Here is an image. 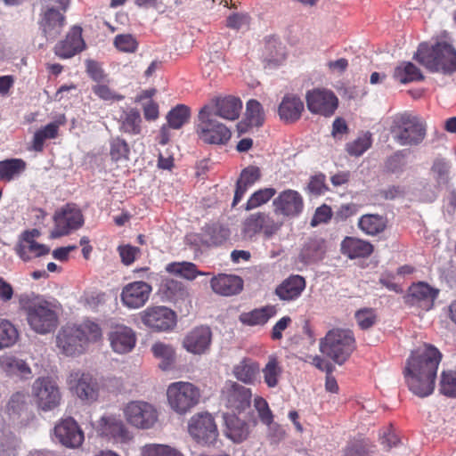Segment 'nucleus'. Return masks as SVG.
Instances as JSON below:
<instances>
[{
	"mask_svg": "<svg viewBox=\"0 0 456 456\" xmlns=\"http://www.w3.org/2000/svg\"><path fill=\"white\" fill-rule=\"evenodd\" d=\"M442 357V353L430 344H424L411 352L406 360L403 376L414 395L426 397L433 393Z\"/></svg>",
	"mask_w": 456,
	"mask_h": 456,
	"instance_id": "obj_1",
	"label": "nucleus"
},
{
	"mask_svg": "<svg viewBox=\"0 0 456 456\" xmlns=\"http://www.w3.org/2000/svg\"><path fill=\"white\" fill-rule=\"evenodd\" d=\"M101 327L91 321L79 325H65L56 335V346L65 356L75 357L84 354L90 343L102 338Z\"/></svg>",
	"mask_w": 456,
	"mask_h": 456,
	"instance_id": "obj_2",
	"label": "nucleus"
},
{
	"mask_svg": "<svg viewBox=\"0 0 456 456\" xmlns=\"http://www.w3.org/2000/svg\"><path fill=\"white\" fill-rule=\"evenodd\" d=\"M413 58L430 72L452 74L456 71V49L446 41L435 45L421 43Z\"/></svg>",
	"mask_w": 456,
	"mask_h": 456,
	"instance_id": "obj_3",
	"label": "nucleus"
},
{
	"mask_svg": "<svg viewBox=\"0 0 456 456\" xmlns=\"http://www.w3.org/2000/svg\"><path fill=\"white\" fill-rule=\"evenodd\" d=\"M23 310L30 329L37 334L53 332L58 326L59 317L56 306L45 299L28 300L23 304Z\"/></svg>",
	"mask_w": 456,
	"mask_h": 456,
	"instance_id": "obj_4",
	"label": "nucleus"
},
{
	"mask_svg": "<svg viewBox=\"0 0 456 456\" xmlns=\"http://www.w3.org/2000/svg\"><path fill=\"white\" fill-rule=\"evenodd\" d=\"M195 131L199 139L207 144H226L232 136L230 129L217 119L211 105H204L200 110Z\"/></svg>",
	"mask_w": 456,
	"mask_h": 456,
	"instance_id": "obj_5",
	"label": "nucleus"
},
{
	"mask_svg": "<svg viewBox=\"0 0 456 456\" xmlns=\"http://www.w3.org/2000/svg\"><path fill=\"white\" fill-rule=\"evenodd\" d=\"M354 349L355 339L348 330H330L320 343L321 352L339 365L349 358Z\"/></svg>",
	"mask_w": 456,
	"mask_h": 456,
	"instance_id": "obj_6",
	"label": "nucleus"
},
{
	"mask_svg": "<svg viewBox=\"0 0 456 456\" xmlns=\"http://www.w3.org/2000/svg\"><path fill=\"white\" fill-rule=\"evenodd\" d=\"M167 398L172 411L179 415H185L199 404L201 393L191 382L176 381L167 387Z\"/></svg>",
	"mask_w": 456,
	"mask_h": 456,
	"instance_id": "obj_7",
	"label": "nucleus"
},
{
	"mask_svg": "<svg viewBox=\"0 0 456 456\" xmlns=\"http://www.w3.org/2000/svg\"><path fill=\"white\" fill-rule=\"evenodd\" d=\"M392 134L395 140L401 145H417L426 135V127L417 116L403 113L394 120Z\"/></svg>",
	"mask_w": 456,
	"mask_h": 456,
	"instance_id": "obj_8",
	"label": "nucleus"
},
{
	"mask_svg": "<svg viewBox=\"0 0 456 456\" xmlns=\"http://www.w3.org/2000/svg\"><path fill=\"white\" fill-rule=\"evenodd\" d=\"M54 226L50 237L53 239L69 235L84 225L85 218L79 207L72 202L58 208L53 216Z\"/></svg>",
	"mask_w": 456,
	"mask_h": 456,
	"instance_id": "obj_9",
	"label": "nucleus"
},
{
	"mask_svg": "<svg viewBox=\"0 0 456 456\" xmlns=\"http://www.w3.org/2000/svg\"><path fill=\"white\" fill-rule=\"evenodd\" d=\"M60 9L46 7L39 14L38 28L42 36L48 41L55 40L66 25V16L69 0H57Z\"/></svg>",
	"mask_w": 456,
	"mask_h": 456,
	"instance_id": "obj_10",
	"label": "nucleus"
},
{
	"mask_svg": "<svg viewBox=\"0 0 456 456\" xmlns=\"http://www.w3.org/2000/svg\"><path fill=\"white\" fill-rule=\"evenodd\" d=\"M32 395L37 409L44 412L54 411L62 400L59 386L50 377L37 378L34 381Z\"/></svg>",
	"mask_w": 456,
	"mask_h": 456,
	"instance_id": "obj_11",
	"label": "nucleus"
},
{
	"mask_svg": "<svg viewBox=\"0 0 456 456\" xmlns=\"http://www.w3.org/2000/svg\"><path fill=\"white\" fill-rule=\"evenodd\" d=\"M188 433L200 444L212 445L219 436L215 418L208 411L192 415L188 421Z\"/></svg>",
	"mask_w": 456,
	"mask_h": 456,
	"instance_id": "obj_12",
	"label": "nucleus"
},
{
	"mask_svg": "<svg viewBox=\"0 0 456 456\" xmlns=\"http://www.w3.org/2000/svg\"><path fill=\"white\" fill-rule=\"evenodd\" d=\"M282 224V222L274 220L268 213L259 211L248 215L243 220L241 234L248 240H253L260 233L270 239L281 230Z\"/></svg>",
	"mask_w": 456,
	"mask_h": 456,
	"instance_id": "obj_13",
	"label": "nucleus"
},
{
	"mask_svg": "<svg viewBox=\"0 0 456 456\" xmlns=\"http://www.w3.org/2000/svg\"><path fill=\"white\" fill-rule=\"evenodd\" d=\"M251 389L236 381L227 380L221 390V402L231 411L230 414H240L246 411L251 403Z\"/></svg>",
	"mask_w": 456,
	"mask_h": 456,
	"instance_id": "obj_14",
	"label": "nucleus"
},
{
	"mask_svg": "<svg viewBox=\"0 0 456 456\" xmlns=\"http://www.w3.org/2000/svg\"><path fill=\"white\" fill-rule=\"evenodd\" d=\"M124 416L131 426L141 429L153 428L159 419L155 406L143 401L128 403L124 408Z\"/></svg>",
	"mask_w": 456,
	"mask_h": 456,
	"instance_id": "obj_15",
	"label": "nucleus"
},
{
	"mask_svg": "<svg viewBox=\"0 0 456 456\" xmlns=\"http://www.w3.org/2000/svg\"><path fill=\"white\" fill-rule=\"evenodd\" d=\"M306 106L313 114L324 117L332 116L338 106L336 94L328 89L315 88L308 91L305 95Z\"/></svg>",
	"mask_w": 456,
	"mask_h": 456,
	"instance_id": "obj_16",
	"label": "nucleus"
},
{
	"mask_svg": "<svg viewBox=\"0 0 456 456\" xmlns=\"http://www.w3.org/2000/svg\"><path fill=\"white\" fill-rule=\"evenodd\" d=\"M69 388L84 401L94 402L98 397L99 385L90 373L75 370L67 379Z\"/></svg>",
	"mask_w": 456,
	"mask_h": 456,
	"instance_id": "obj_17",
	"label": "nucleus"
},
{
	"mask_svg": "<svg viewBox=\"0 0 456 456\" xmlns=\"http://www.w3.org/2000/svg\"><path fill=\"white\" fill-rule=\"evenodd\" d=\"M142 323L154 331H167L176 324L174 311L166 306H151L141 314Z\"/></svg>",
	"mask_w": 456,
	"mask_h": 456,
	"instance_id": "obj_18",
	"label": "nucleus"
},
{
	"mask_svg": "<svg viewBox=\"0 0 456 456\" xmlns=\"http://www.w3.org/2000/svg\"><path fill=\"white\" fill-rule=\"evenodd\" d=\"M5 411L11 419L21 426H27L36 418L29 395L24 392L12 394L6 404Z\"/></svg>",
	"mask_w": 456,
	"mask_h": 456,
	"instance_id": "obj_19",
	"label": "nucleus"
},
{
	"mask_svg": "<svg viewBox=\"0 0 456 456\" xmlns=\"http://www.w3.org/2000/svg\"><path fill=\"white\" fill-rule=\"evenodd\" d=\"M438 294L439 289L431 287L426 282L419 281L409 288L405 301L411 306L428 312L434 307Z\"/></svg>",
	"mask_w": 456,
	"mask_h": 456,
	"instance_id": "obj_20",
	"label": "nucleus"
},
{
	"mask_svg": "<svg viewBox=\"0 0 456 456\" xmlns=\"http://www.w3.org/2000/svg\"><path fill=\"white\" fill-rule=\"evenodd\" d=\"M273 206L275 214L295 217L300 215L304 209V199L297 191L287 189L280 192L273 200Z\"/></svg>",
	"mask_w": 456,
	"mask_h": 456,
	"instance_id": "obj_21",
	"label": "nucleus"
},
{
	"mask_svg": "<svg viewBox=\"0 0 456 456\" xmlns=\"http://www.w3.org/2000/svg\"><path fill=\"white\" fill-rule=\"evenodd\" d=\"M97 433L100 436L116 443H126L132 438L124 422L112 415L102 416L99 419Z\"/></svg>",
	"mask_w": 456,
	"mask_h": 456,
	"instance_id": "obj_22",
	"label": "nucleus"
},
{
	"mask_svg": "<svg viewBox=\"0 0 456 456\" xmlns=\"http://www.w3.org/2000/svg\"><path fill=\"white\" fill-rule=\"evenodd\" d=\"M54 435L58 441L68 448H78L85 440L83 430L71 417L63 419L56 424Z\"/></svg>",
	"mask_w": 456,
	"mask_h": 456,
	"instance_id": "obj_23",
	"label": "nucleus"
},
{
	"mask_svg": "<svg viewBox=\"0 0 456 456\" xmlns=\"http://www.w3.org/2000/svg\"><path fill=\"white\" fill-rule=\"evenodd\" d=\"M86 47L82 37V28L73 26L67 33L64 39L58 42L53 52L61 59H69L82 52Z\"/></svg>",
	"mask_w": 456,
	"mask_h": 456,
	"instance_id": "obj_24",
	"label": "nucleus"
},
{
	"mask_svg": "<svg viewBox=\"0 0 456 456\" xmlns=\"http://www.w3.org/2000/svg\"><path fill=\"white\" fill-rule=\"evenodd\" d=\"M151 286L144 281H133L126 284L121 292L122 303L129 308H140L148 301Z\"/></svg>",
	"mask_w": 456,
	"mask_h": 456,
	"instance_id": "obj_25",
	"label": "nucleus"
},
{
	"mask_svg": "<svg viewBox=\"0 0 456 456\" xmlns=\"http://www.w3.org/2000/svg\"><path fill=\"white\" fill-rule=\"evenodd\" d=\"M38 233L36 229L25 231L22 233L21 240L16 246L15 251L23 261L27 262L49 253L50 248L46 245L40 244L34 240Z\"/></svg>",
	"mask_w": 456,
	"mask_h": 456,
	"instance_id": "obj_26",
	"label": "nucleus"
},
{
	"mask_svg": "<svg viewBox=\"0 0 456 456\" xmlns=\"http://www.w3.org/2000/svg\"><path fill=\"white\" fill-rule=\"evenodd\" d=\"M108 338L112 350L121 354L131 352L136 344L135 332L125 325L112 327Z\"/></svg>",
	"mask_w": 456,
	"mask_h": 456,
	"instance_id": "obj_27",
	"label": "nucleus"
},
{
	"mask_svg": "<svg viewBox=\"0 0 456 456\" xmlns=\"http://www.w3.org/2000/svg\"><path fill=\"white\" fill-rule=\"evenodd\" d=\"M212 290L223 297H232L240 294L244 287L243 279L235 274L218 273L211 278Z\"/></svg>",
	"mask_w": 456,
	"mask_h": 456,
	"instance_id": "obj_28",
	"label": "nucleus"
},
{
	"mask_svg": "<svg viewBox=\"0 0 456 456\" xmlns=\"http://www.w3.org/2000/svg\"><path fill=\"white\" fill-rule=\"evenodd\" d=\"M306 287L305 279L299 274H291L274 289V295L281 301L291 302L299 298Z\"/></svg>",
	"mask_w": 456,
	"mask_h": 456,
	"instance_id": "obj_29",
	"label": "nucleus"
},
{
	"mask_svg": "<svg viewBox=\"0 0 456 456\" xmlns=\"http://www.w3.org/2000/svg\"><path fill=\"white\" fill-rule=\"evenodd\" d=\"M212 332L208 327L200 326L190 331L183 339V346L190 353L204 354L209 347Z\"/></svg>",
	"mask_w": 456,
	"mask_h": 456,
	"instance_id": "obj_30",
	"label": "nucleus"
},
{
	"mask_svg": "<svg viewBox=\"0 0 456 456\" xmlns=\"http://www.w3.org/2000/svg\"><path fill=\"white\" fill-rule=\"evenodd\" d=\"M304 110V102L298 96L286 94L279 105L278 114L281 120L292 124L300 119Z\"/></svg>",
	"mask_w": 456,
	"mask_h": 456,
	"instance_id": "obj_31",
	"label": "nucleus"
},
{
	"mask_svg": "<svg viewBox=\"0 0 456 456\" xmlns=\"http://www.w3.org/2000/svg\"><path fill=\"white\" fill-rule=\"evenodd\" d=\"M208 105L213 106L216 117L227 120H236L239 118L242 109L240 99L234 96L214 99Z\"/></svg>",
	"mask_w": 456,
	"mask_h": 456,
	"instance_id": "obj_32",
	"label": "nucleus"
},
{
	"mask_svg": "<svg viewBox=\"0 0 456 456\" xmlns=\"http://www.w3.org/2000/svg\"><path fill=\"white\" fill-rule=\"evenodd\" d=\"M261 177V171L259 167L255 166H248L242 169L240 177L236 182L234 197L232 207L234 208L243 199L245 193L256 183Z\"/></svg>",
	"mask_w": 456,
	"mask_h": 456,
	"instance_id": "obj_33",
	"label": "nucleus"
},
{
	"mask_svg": "<svg viewBox=\"0 0 456 456\" xmlns=\"http://www.w3.org/2000/svg\"><path fill=\"white\" fill-rule=\"evenodd\" d=\"M260 371L259 363L249 358L244 357L232 368V375L237 380L246 385H253L257 379Z\"/></svg>",
	"mask_w": 456,
	"mask_h": 456,
	"instance_id": "obj_34",
	"label": "nucleus"
},
{
	"mask_svg": "<svg viewBox=\"0 0 456 456\" xmlns=\"http://www.w3.org/2000/svg\"><path fill=\"white\" fill-rule=\"evenodd\" d=\"M373 252V245L354 237H346L341 242V253L350 259L365 258Z\"/></svg>",
	"mask_w": 456,
	"mask_h": 456,
	"instance_id": "obj_35",
	"label": "nucleus"
},
{
	"mask_svg": "<svg viewBox=\"0 0 456 456\" xmlns=\"http://www.w3.org/2000/svg\"><path fill=\"white\" fill-rule=\"evenodd\" d=\"M325 253V240L320 237H312L304 244L299 254V259L304 264H314L322 260Z\"/></svg>",
	"mask_w": 456,
	"mask_h": 456,
	"instance_id": "obj_36",
	"label": "nucleus"
},
{
	"mask_svg": "<svg viewBox=\"0 0 456 456\" xmlns=\"http://www.w3.org/2000/svg\"><path fill=\"white\" fill-rule=\"evenodd\" d=\"M226 425V436L234 443H241L249 435L248 425L246 421L239 419L236 414L226 413L224 415Z\"/></svg>",
	"mask_w": 456,
	"mask_h": 456,
	"instance_id": "obj_37",
	"label": "nucleus"
},
{
	"mask_svg": "<svg viewBox=\"0 0 456 456\" xmlns=\"http://www.w3.org/2000/svg\"><path fill=\"white\" fill-rule=\"evenodd\" d=\"M202 231L206 247L221 246L230 237V230L219 224H206Z\"/></svg>",
	"mask_w": 456,
	"mask_h": 456,
	"instance_id": "obj_38",
	"label": "nucleus"
},
{
	"mask_svg": "<svg viewBox=\"0 0 456 456\" xmlns=\"http://www.w3.org/2000/svg\"><path fill=\"white\" fill-rule=\"evenodd\" d=\"M275 314L276 309L273 305H265L248 313H242L239 319L240 322L245 325H264L271 317L274 316Z\"/></svg>",
	"mask_w": 456,
	"mask_h": 456,
	"instance_id": "obj_39",
	"label": "nucleus"
},
{
	"mask_svg": "<svg viewBox=\"0 0 456 456\" xmlns=\"http://www.w3.org/2000/svg\"><path fill=\"white\" fill-rule=\"evenodd\" d=\"M27 168L22 159H8L0 161V181L11 182L18 178Z\"/></svg>",
	"mask_w": 456,
	"mask_h": 456,
	"instance_id": "obj_40",
	"label": "nucleus"
},
{
	"mask_svg": "<svg viewBox=\"0 0 456 456\" xmlns=\"http://www.w3.org/2000/svg\"><path fill=\"white\" fill-rule=\"evenodd\" d=\"M119 130L130 135H138L142 133V119L137 109L132 108L124 112L120 118Z\"/></svg>",
	"mask_w": 456,
	"mask_h": 456,
	"instance_id": "obj_41",
	"label": "nucleus"
},
{
	"mask_svg": "<svg viewBox=\"0 0 456 456\" xmlns=\"http://www.w3.org/2000/svg\"><path fill=\"white\" fill-rule=\"evenodd\" d=\"M282 372L283 369L278 357L274 354L270 355L266 364L262 369L265 385L269 388L276 387L279 385Z\"/></svg>",
	"mask_w": 456,
	"mask_h": 456,
	"instance_id": "obj_42",
	"label": "nucleus"
},
{
	"mask_svg": "<svg viewBox=\"0 0 456 456\" xmlns=\"http://www.w3.org/2000/svg\"><path fill=\"white\" fill-rule=\"evenodd\" d=\"M359 228L368 235H377L387 227V219L379 215H363L358 222Z\"/></svg>",
	"mask_w": 456,
	"mask_h": 456,
	"instance_id": "obj_43",
	"label": "nucleus"
},
{
	"mask_svg": "<svg viewBox=\"0 0 456 456\" xmlns=\"http://www.w3.org/2000/svg\"><path fill=\"white\" fill-rule=\"evenodd\" d=\"M166 271L169 273L179 275L184 279L192 281L198 276L208 275V273L200 272L197 265L191 262H173L166 266Z\"/></svg>",
	"mask_w": 456,
	"mask_h": 456,
	"instance_id": "obj_44",
	"label": "nucleus"
},
{
	"mask_svg": "<svg viewBox=\"0 0 456 456\" xmlns=\"http://www.w3.org/2000/svg\"><path fill=\"white\" fill-rule=\"evenodd\" d=\"M151 351L156 358L161 360L159 363L160 369L167 370L172 368L175 361V351L171 345L156 342L151 346Z\"/></svg>",
	"mask_w": 456,
	"mask_h": 456,
	"instance_id": "obj_45",
	"label": "nucleus"
},
{
	"mask_svg": "<svg viewBox=\"0 0 456 456\" xmlns=\"http://www.w3.org/2000/svg\"><path fill=\"white\" fill-rule=\"evenodd\" d=\"M20 338L17 327L7 319H0V349L13 346Z\"/></svg>",
	"mask_w": 456,
	"mask_h": 456,
	"instance_id": "obj_46",
	"label": "nucleus"
},
{
	"mask_svg": "<svg viewBox=\"0 0 456 456\" xmlns=\"http://www.w3.org/2000/svg\"><path fill=\"white\" fill-rule=\"evenodd\" d=\"M190 117V108L184 104H178L170 110L167 115L168 127L173 129H180L185 123L189 121Z\"/></svg>",
	"mask_w": 456,
	"mask_h": 456,
	"instance_id": "obj_47",
	"label": "nucleus"
},
{
	"mask_svg": "<svg viewBox=\"0 0 456 456\" xmlns=\"http://www.w3.org/2000/svg\"><path fill=\"white\" fill-rule=\"evenodd\" d=\"M394 77L402 84L422 80L424 78L419 69L411 62H407L404 63L403 66L396 67L394 71Z\"/></svg>",
	"mask_w": 456,
	"mask_h": 456,
	"instance_id": "obj_48",
	"label": "nucleus"
},
{
	"mask_svg": "<svg viewBox=\"0 0 456 456\" xmlns=\"http://www.w3.org/2000/svg\"><path fill=\"white\" fill-rule=\"evenodd\" d=\"M59 126L55 122H52L37 130L33 137V150L42 151L44 150L45 141L47 139H54L58 136Z\"/></svg>",
	"mask_w": 456,
	"mask_h": 456,
	"instance_id": "obj_49",
	"label": "nucleus"
},
{
	"mask_svg": "<svg viewBox=\"0 0 456 456\" xmlns=\"http://www.w3.org/2000/svg\"><path fill=\"white\" fill-rule=\"evenodd\" d=\"M129 155L130 147L125 139L117 136L110 141V156L112 161H126Z\"/></svg>",
	"mask_w": 456,
	"mask_h": 456,
	"instance_id": "obj_50",
	"label": "nucleus"
},
{
	"mask_svg": "<svg viewBox=\"0 0 456 456\" xmlns=\"http://www.w3.org/2000/svg\"><path fill=\"white\" fill-rule=\"evenodd\" d=\"M274 188H263L256 191L247 200L244 209L250 211L266 204L276 194Z\"/></svg>",
	"mask_w": 456,
	"mask_h": 456,
	"instance_id": "obj_51",
	"label": "nucleus"
},
{
	"mask_svg": "<svg viewBox=\"0 0 456 456\" xmlns=\"http://www.w3.org/2000/svg\"><path fill=\"white\" fill-rule=\"evenodd\" d=\"M246 119L251 126H261L265 122V111L262 104L254 99L246 104Z\"/></svg>",
	"mask_w": 456,
	"mask_h": 456,
	"instance_id": "obj_52",
	"label": "nucleus"
},
{
	"mask_svg": "<svg viewBox=\"0 0 456 456\" xmlns=\"http://www.w3.org/2000/svg\"><path fill=\"white\" fill-rule=\"evenodd\" d=\"M1 365L9 374H19L24 378L31 374V370L24 360L12 356L3 359Z\"/></svg>",
	"mask_w": 456,
	"mask_h": 456,
	"instance_id": "obj_53",
	"label": "nucleus"
},
{
	"mask_svg": "<svg viewBox=\"0 0 456 456\" xmlns=\"http://www.w3.org/2000/svg\"><path fill=\"white\" fill-rule=\"evenodd\" d=\"M371 143V134L370 133H366L353 142L346 143V151L350 156L360 157L370 148Z\"/></svg>",
	"mask_w": 456,
	"mask_h": 456,
	"instance_id": "obj_54",
	"label": "nucleus"
},
{
	"mask_svg": "<svg viewBox=\"0 0 456 456\" xmlns=\"http://www.w3.org/2000/svg\"><path fill=\"white\" fill-rule=\"evenodd\" d=\"M161 289L166 296L172 300L183 298L187 295L183 284L181 281L170 278L163 280Z\"/></svg>",
	"mask_w": 456,
	"mask_h": 456,
	"instance_id": "obj_55",
	"label": "nucleus"
},
{
	"mask_svg": "<svg viewBox=\"0 0 456 456\" xmlns=\"http://www.w3.org/2000/svg\"><path fill=\"white\" fill-rule=\"evenodd\" d=\"M354 318L361 330H366L373 327L378 321V315L373 308H361L354 314Z\"/></svg>",
	"mask_w": 456,
	"mask_h": 456,
	"instance_id": "obj_56",
	"label": "nucleus"
},
{
	"mask_svg": "<svg viewBox=\"0 0 456 456\" xmlns=\"http://www.w3.org/2000/svg\"><path fill=\"white\" fill-rule=\"evenodd\" d=\"M109 82H99L92 86L93 93L101 100L105 102H118L124 99V95L112 90Z\"/></svg>",
	"mask_w": 456,
	"mask_h": 456,
	"instance_id": "obj_57",
	"label": "nucleus"
},
{
	"mask_svg": "<svg viewBox=\"0 0 456 456\" xmlns=\"http://www.w3.org/2000/svg\"><path fill=\"white\" fill-rule=\"evenodd\" d=\"M141 456H183L178 451L165 444H150L141 449Z\"/></svg>",
	"mask_w": 456,
	"mask_h": 456,
	"instance_id": "obj_58",
	"label": "nucleus"
},
{
	"mask_svg": "<svg viewBox=\"0 0 456 456\" xmlns=\"http://www.w3.org/2000/svg\"><path fill=\"white\" fill-rule=\"evenodd\" d=\"M440 392L446 396L456 397V370L442 371Z\"/></svg>",
	"mask_w": 456,
	"mask_h": 456,
	"instance_id": "obj_59",
	"label": "nucleus"
},
{
	"mask_svg": "<svg viewBox=\"0 0 456 456\" xmlns=\"http://www.w3.org/2000/svg\"><path fill=\"white\" fill-rule=\"evenodd\" d=\"M138 41L131 34L117 35L114 38L116 48L124 53H134L138 48Z\"/></svg>",
	"mask_w": 456,
	"mask_h": 456,
	"instance_id": "obj_60",
	"label": "nucleus"
},
{
	"mask_svg": "<svg viewBox=\"0 0 456 456\" xmlns=\"http://www.w3.org/2000/svg\"><path fill=\"white\" fill-rule=\"evenodd\" d=\"M326 177L323 174L313 175L307 185V191L313 195H322L329 189L325 183Z\"/></svg>",
	"mask_w": 456,
	"mask_h": 456,
	"instance_id": "obj_61",
	"label": "nucleus"
},
{
	"mask_svg": "<svg viewBox=\"0 0 456 456\" xmlns=\"http://www.w3.org/2000/svg\"><path fill=\"white\" fill-rule=\"evenodd\" d=\"M250 17L247 13L235 12L226 19V26L232 29L240 30L249 26Z\"/></svg>",
	"mask_w": 456,
	"mask_h": 456,
	"instance_id": "obj_62",
	"label": "nucleus"
},
{
	"mask_svg": "<svg viewBox=\"0 0 456 456\" xmlns=\"http://www.w3.org/2000/svg\"><path fill=\"white\" fill-rule=\"evenodd\" d=\"M86 72L88 76L96 83L109 82L107 75L102 67L95 61L89 60L86 61Z\"/></svg>",
	"mask_w": 456,
	"mask_h": 456,
	"instance_id": "obj_63",
	"label": "nucleus"
},
{
	"mask_svg": "<svg viewBox=\"0 0 456 456\" xmlns=\"http://www.w3.org/2000/svg\"><path fill=\"white\" fill-rule=\"evenodd\" d=\"M118 251L121 257V261L125 265H130L140 253V248L131 245L119 246Z\"/></svg>",
	"mask_w": 456,
	"mask_h": 456,
	"instance_id": "obj_64",
	"label": "nucleus"
}]
</instances>
